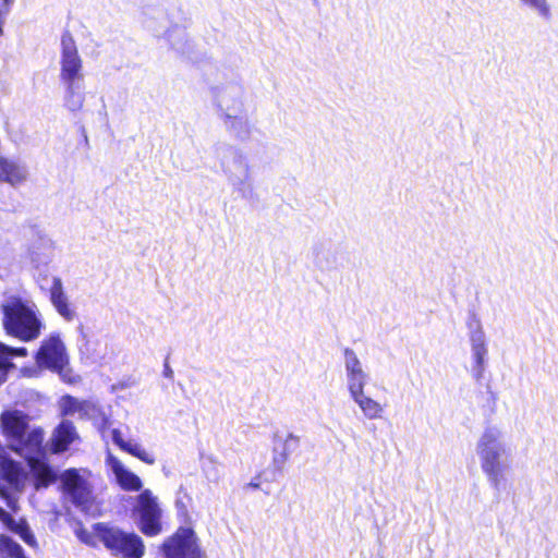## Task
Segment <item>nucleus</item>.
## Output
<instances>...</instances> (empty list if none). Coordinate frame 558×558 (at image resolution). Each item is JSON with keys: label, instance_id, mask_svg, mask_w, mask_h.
<instances>
[{"label": "nucleus", "instance_id": "1", "mask_svg": "<svg viewBox=\"0 0 558 558\" xmlns=\"http://www.w3.org/2000/svg\"><path fill=\"white\" fill-rule=\"evenodd\" d=\"M0 307L3 314V328L8 335L24 342L39 338L45 324L34 301L10 295Z\"/></svg>", "mask_w": 558, "mask_h": 558}, {"label": "nucleus", "instance_id": "2", "mask_svg": "<svg viewBox=\"0 0 558 558\" xmlns=\"http://www.w3.org/2000/svg\"><path fill=\"white\" fill-rule=\"evenodd\" d=\"M0 426L12 450L20 456H29L39 450L44 434L39 428L29 427V416L23 411L9 409L0 414Z\"/></svg>", "mask_w": 558, "mask_h": 558}, {"label": "nucleus", "instance_id": "3", "mask_svg": "<svg viewBox=\"0 0 558 558\" xmlns=\"http://www.w3.org/2000/svg\"><path fill=\"white\" fill-rule=\"evenodd\" d=\"M219 163L233 192L247 197L253 192V173L248 156L242 149L229 146L220 157Z\"/></svg>", "mask_w": 558, "mask_h": 558}, {"label": "nucleus", "instance_id": "4", "mask_svg": "<svg viewBox=\"0 0 558 558\" xmlns=\"http://www.w3.org/2000/svg\"><path fill=\"white\" fill-rule=\"evenodd\" d=\"M95 531L98 538L113 555L123 558H142L145 547L135 533H126L106 523H97Z\"/></svg>", "mask_w": 558, "mask_h": 558}, {"label": "nucleus", "instance_id": "5", "mask_svg": "<svg viewBox=\"0 0 558 558\" xmlns=\"http://www.w3.org/2000/svg\"><path fill=\"white\" fill-rule=\"evenodd\" d=\"M36 363L40 368L59 373L63 380L73 381L68 376L69 355L59 333H51L43 340L36 353Z\"/></svg>", "mask_w": 558, "mask_h": 558}, {"label": "nucleus", "instance_id": "6", "mask_svg": "<svg viewBox=\"0 0 558 558\" xmlns=\"http://www.w3.org/2000/svg\"><path fill=\"white\" fill-rule=\"evenodd\" d=\"M511 448L500 432L490 429V483L498 492L507 489L511 470Z\"/></svg>", "mask_w": 558, "mask_h": 558}, {"label": "nucleus", "instance_id": "7", "mask_svg": "<svg viewBox=\"0 0 558 558\" xmlns=\"http://www.w3.org/2000/svg\"><path fill=\"white\" fill-rule=\"evenodd\" d=\"M92 473L87 469H69L61 476L65 496L78 508L86 509L93 499Z\"/></svg>", "mask_w": 558, "mask_h": 558}, {"label": "nucleus", "instance_id": "8", "mask_svg": "<svg viewBox=\"0 0 558 558\" xmlns=\"http://www.w3.org/2000/svg\"><path fill=\"white\" fill-rule=\"evenodd\" d=\"M211 90L218 117L247 111L245 90L239 81H226Z\"/></svg>", "mask_w": 558, "mask_h": 558}, {"label": "nucleus", "instance_id": "9", "mask_svg": "<svg viewBox=\"0 0 558 558\" xmlns=\"http://www.w3.org/2000/svg\"><path fill=\"white\" fill-rule=\"evenodd\" d=\"M59 81H84V64L73 36L65 32L60 40Z\"/></svg>", "mask_w": 558, "mask_h": 558}, {"label": "nucleus", "instance_id": "10", "mask_svg": "<svg viewBox=\"0 0 558 558\" xmlns=\"http://www.w3.org/2000/svg\"><path fill=\"white\" fill-rule=\"evenodd\" d=\"M468 326L471 342L470 372L476 381H481L486 369V336L476 316L469 319Z\"/></svg>", "mask_w": 558, "mask_h": 558}, {"label": "nucleus", "instance_id": "11", "mask_svg": "<svg viewBox=\"0 0 558 558\" xmlns=\"http://www.w3.org/2000/svg\"><path fill=\"white\" fill-rule=\"evenodd\" d=\"M135 509L140 515L141 531L148 536L159 534L161 531V509L158 505L157 497H155L149 489L143 490L137 496Z\"/></svg>", "mask_w": 558, "mask_h": 558}, {"label": "nucleus", "instance_id": "12", "mask_svg": "<svg viewBox=\"0 0 558 558\" xmlns=\"http://www.w3.org/2000/svg\"><path fill=\"white\" fill-rule=\"evenodd\" d=\"M167 558H199V549L194 532L191 529H180L163 544Z\"/></svg>", "mask_w": 558, "mask_h": 558}, {"label": "nucleus", "instance_id": "13", "mask_svg": "<svg viewBox=\"0 0 558 558\" xmlns=\"http://www.w3.org/2000/svg\"><path fill=\"white\" fill-rule=\"evenodd\" d=\"M300 436L293 433L274 434L271 463L276 471H283L290 456L300 447Z\"/></svg>", "mask_w": 558, "mask_h": 558}, {"label": "nucleus", "instance_id": "14", "mask_svg": "<svg viewBox=\"0 0 558 558\" xmlns=\"http://www.w3.org/2000/svg\"><path fill=\"white\" fill-rule=\"evenodd\" d=\"M62 416H77L80 420H95L101 415L100 408L89 400H80L72 396H63L59 400Z\"/></svg>", "mask_w": 558, "mask_h": 558}, {"label": "nucleus", "instance_id": "15", "mask_svg": "<svg viewBox=\"0 0 558 558\" xmlns=\"http://www.w3.org/2000/svg\"><path fill=\"white\" fill-rule=\"evenodd\" d=\"M343 354L348 392L365 388L368 381V374L356 353L352 349L347 348Z\"/></svg>", "mask_w": 558, "mask_h": 558}, {"label": "nucleus", "instance_id": "16", "mask_svg": "<svg viewBox=\"0 0 558 558\" xmlns=\"http://www.w3.org/2000/svg\"><path fill=\"white\" fill-rule=\"evenodd\" d=\"M106 465L113 473L117 483L122 489L137 492L142 488L141 478L110 452L106 457Z\"/></svg>", "mask_w": 558, "mask_h": 558}, {"label": "nucleus", "instance_id": "17", "mask_svg": "<svg viewBox=\"0 0 558 558\" xmlns=\"http://www.w3.org/2000/svg\"><path fill=\"white\" fill-rule=\"evenodd\" d=\"M226 132L236 141L245 142L251 137L253 124L247 111L219 117Z\"/></svg>", "mask_w": 558, "mask_h": 558}, {"label": "nucleus", "instance_id": "18", "mask_svg": "<svg viewBox=\"0 0 558 558\" xmlns=\"http://www.w3.org/2000/svg\"><path fill=\"white\" fill-rule=\"evenodd\" d=\"M28 170L24 163L14 158L0 156V182L17 186L27 180Z\"/></svg>", "mask_w": 558, "mask_h": 558}, {"label": "nucleus", "instance_id": "19", "mask_svg": "<svg viewBox=\"0 0 558 558\" xmlns=\"http://www.w3.org/2000/svg\"><path fill=\"white\" fill-rule=\"evenodd\" d=\"M64 87L63 104L71 112L82 110L85 102L84 81L60 82Z\"/></svg>", "mask_w": 558, "mask_h": 558}, {"label": "nucleus", "instance_id": "20", "mask_svg": "<svg viewBox=\"0 0 558 558\" xmlns=\"http://www.w3.org/2000/svg\"><path fill=\"white\" fill-rule=\"evenodd\" d=\"M349 396L367 420H379L383 417L384 407L375 399L366 396L365 388L350 392Z\"/></svg>", "mask_w": 558, "mask_h": 558}, {"label": "nucleus", "instance_id": "21", "mask_svg": "<svg viewBox=\"0 0 558 558\" xmlns=\"http://www.w3.org/2000/svg\"><path fill=\"white\" fill-rule=\"evenodd\" d=\"M77 438L78 434L73 423L68 420L61 421L52 434L53 451L59 453L68 450Z\"/></svg>", "mask_w": 558, "mask_h": 558}, {"label": "nucleus", "instance_id": "22", "mask_svg": "<svg viewBox=\"0 0 558 558\" xmlns=\"http://www.w3.org/2000/svg\"><path fill=\"white\" fill-rule=\"evenodd\" d=\"M0 521L12 532L17 534L27 545L35 546L36 539L24 520L16 522L5 510L0 508Z\"/></svg>", "mask_w": 558, "mask_h": 558}, {"label": "nucleus", "instance_id": "23", "mask_svg": "<svg viewBox=\"0 0 558 558\" xmlns=\"http://www.w3.org/2000/svg\"><path fill=\"white\" fill-rule=\"evenodd\" d=\"M31 460V466L34 475L36 476V487H46L56 480L53 470L40 461Z\"/></svg>", "mask_w": 558, "mask_h": 558}, {"label": "nucleus", "instance_id": "24", "mask_svg": "<svg viewBox=\"0 0 558 558\" xmlns=\"http://www.w3.org/2000/svg\"><path fill=\"white\" fill-rule=\"evenodd\" d=\"M519 2L529 8L539 19L545 22H550L553 19L551 5L548 0H519Z\"/></svg>", "mask_w": 558, "mask_h": 558}, {"label": "nucleus", "instance_id": "25", "mask_svg": "<svg viewBox=\"0 0 558 558\" xmlns=\"http://www.w3.org/2000/svg\"><path fill=\"white\" fill-rule=\"evenodd\" d=\"M0 558H26L23 548L11 537L0 536Z\"/></svg>", "mask_w": 558, "mask_h": 558}, {"label": "nucleus", "instance_id": "26", "mask_svg": "<svg viewBox=\"0 0 558 558\" xmlns=\"http://www.w3.org/2000/svg\"><path fill=\"white\" fill-rule=\"evenodd\" d=\"M49 300L53 308L70 300L69 295L64 291L61 278L57 276L51 278Z\"/></svg>", "mask_w": 558, "mask_h": 558}, {"label": "nucleus", "instance_id": "27", "mask_svg": "<svg viewBox=\"0 0 558 558\" xmlns=\"http://www.w3.org/2000/svg\"><path fill=\"white\" fill-rule=\"evenodd\" d=\"M121 450L132 454L133 457L149 465L154 464L156 461L151 453H149L141 444L133 440H128Z\"/></svg>", "mask_w": 558, "mask_h": 558}, {"label": "nucleus", "instance_id": "28", "mask_svg": "<svg viewBox=\"0 0 558 558\" xmlns=\"http://www.w3.org/2000/svg\"><path fill=\"white\" fill-rule=\"evenodd\" d=\"M202 469L210 482H218L221 476V465L218 460L209 454L203 458Z\"/></svg>", "mask_w": 558, "mask_h": 558}, {"label": "nucleus", "instance_id": "29", "mask_svg": "<svg viewBox=\"0 0 558 558\" xmlns=\"http://www.w3.org/2000/svg\"><path fill=\"white\" fill-rule=\"evenodd\" d=\"M476 453L481 459L483 470L488 472V436L486 434L478 440Z\"/></svg>", "mask_w": 558, "mask_h": 558}, {"label": "nucleus", "instance_id": "30", "mask_svg": "<svg viewBox=\"0 0 558 558\" xmlns=\"http://www.w3.org/2000/svg\"><path fill=\"white\" fill-rule=\"evenodd\" d=\"M54 310L68 323L73 322L77 317L76 308L70 300L54 307Z\"/></svg>", "mask_w": 558, "mask_h": 558}, {"label": "nucleus", "instance_id": "31", "mask_svg": "<svg viewBox=\"0 0 558 558\" xmlns=\"http://www.w3.org/2000/svg\"><path fill=\"white\" fill-rule=\"evenodd\" d=\"M27 350L25 348H10L0 342V357L11 362L14 356H26Z\"/></svg>", "mask_w": 558, "mask_h": 558}, {"label": "nucleus", "instance_id": "32", "mask_svg": "<svg viewBox=\"0 0 558 558\" xmlns=\"http://www.w3.org/2000/svg\"><path fill=\"white\" fill-rule=\"evenodd\" d=\"M76 536L80 538L81 542H83L87 545H94V541H93L94 537L88 531H86L84 529H78L76 531Z\"/></svg>", "mask_w": 558, "mask_h": 558}, {"label": "nucleus", "instance_id": "33", "mask_svg": "<svg viewBox=\"0 0 558 558\" xmlns=\"http://www.w3.org/2000/svg\"><path fill=\"white\" fill-rule=\"evenodd\" d=\"M13 367V364L0 357V384L7 378L8 371Z\"/></svg>", "mask_w": 558, "mask_h": 558}, {"label": "nucleus", "instance_id": "34", "mask_svg": "<svg viewBox=\"0 0 558 558\" xmlns=\"http://www.w3.org/2000/svg\"><path fill=\"white\" fill-rule=\"evenodd\" d=\"M111 438H112V441L120 448L122 449L123 448V445H125V442L128 440H124L123 437H122V433L121 430L114 428L112 429L111 432Z\"/></svg>", "mask_w": 558, "mask_h": 558}, {"label": "nucleus", "instance_id": "35", "mask_svg": "<svg viewBox=\"0 0 558 558\" xmlns=\"http://www.w3.org/2000/svg\"><path fill=\"white\" fill-rule=\"evenodd\" d=\"M14 0H0V19L4 17L13 4Z\"/></svg>", "mask_w": 558, "mask_h": 558}, {"label": "nucleus", "instance_id": "36", "mask_svg": "<svg viewBox=\"0 0 558 558\" xmlns=\"http://www.w3.org/2000/svg\"><path fill=\"white\" fill-rule=\"evenodd\" d=\"M21 373L23 374V376L25 377H33V376H36L38 371L36 368H22L21 369Z\"/></svg>", "mask_w": 558, "mask_h": 558}, {"label": "nucleus", "instance_id": "37", "mask_svg": "<svg viewBox=\"0 0 558 558\" xmlns=\"http://www.w3.org/2000/svg\"><path fill=\"white\" fill-rule=\"evenodd\" d=\"M163 375L168 378H172L173 376V371L172 368L169 366L168 363L165 364V368H163Z\"/></svg>", "mask_w": 558, "mask_h": 558}, {"label": "nucleus", "instance_id": "38", "mask_svg": "<svg viewBox=\"0 0 558 558\" xmlns=\"http://www.w3.org/2000/svg\"><path fill=\"white\" fill-rule=\"evenodd\" d=\"M250 486H251V487H253V488H258V486H259V485H258V484L251 483V484H250Z\"/></svg>", "mask_w": 558, "mask_h": 558}]
</instances>
